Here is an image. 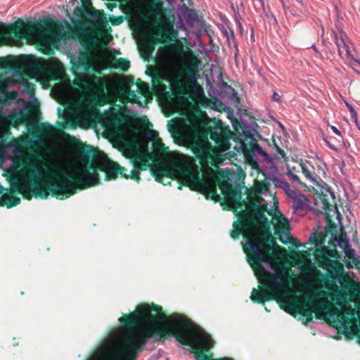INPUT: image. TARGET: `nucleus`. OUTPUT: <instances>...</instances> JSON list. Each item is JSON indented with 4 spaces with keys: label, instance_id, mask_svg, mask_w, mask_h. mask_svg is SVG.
<instances>
[{
    "label": "nucleus",
    "instance_id": "nucleus-22",
    "mask_svg": "<svg viewBox=\"0 0 360 360\" xmlns=\"http://www.w3.org/2000/svg\"><path fill=\"white\" fill-rule=\"evenodd\" d=\"M354 316V311L352 308H346L342 312L337 314L338 322L343 326L347 327Z\"/></svg>",
    "mask_w": 360,
    "mask_h": 360
},
{
    "label": "nucleus",
    "instance_id": "nucleus-53",
    "mask_svg": "<svg viewBox=\"0 0 360 360\" xmlns=\"http://www.w3.org/2000/svg\"><path fill=\"white\" fill-rule=\"evenodd\" d=\"M78 11H80V13H82V11H81V9L78 8Z\"/></svg>",
    "mask_w": 360,
    "mask_h": 360
},
{
    "label": "nucleus",
    "instance_id": "nucleus-41",
    "mask_svg": "<svg viewBox=\"0 0 360 360\" xmlns=\"http://www.w3.org/2000/svg\"><path fill=\"white\" fill-rule=\"evenodd\" d=\"M346 105H347V108H349V112H351V114L352 115H356V112H355L354 109L353 108V107L350 104H349L347 103H346Z\"/></svg>",
    "mask_w": 360,
    "mask_h": 360
},
{
    "label": "nucleus",
    "instance_id": "nucleus-29",
    "mask_svg": "<svg viewBox=\"0 0 360 360\" xmlns=\"http://www.w3.org/2000/svg\"><path fill=\"white\" fill-rule=\"evenodd\" d=\"M163 76L158 73L152 77V84L154 88H160L165 89L166 88L165 84L163 83Z\"/></svg>",
    "mask_w": 360,
    "mask_h": 360
},
{
    "label": "nucleus",
    "instance_id": "nucleus-54",
    "mask_svg": "<svg viewBox=\"0 0 360 360\" xmlns=\"http://www.w3.org/2000/svg\"><path fill=\"white\" fill-rule=\"evenodd\" d=\"M1 34V32H0V34Z\"/></svg>",
    "mask_w": 360,
    "mask_h": 360
},
{
    "label": "nucleus",
    "instance_id": "nucleus-51",
    "mask_svg": "<svg viewBox=\"0 0 360 360\" xmlns=\"http://www.w3.org/2000/svg\"><path fill=\"white\" fill-rule=\"evenodd\" d=\"M311 266L314 268V269H316L315 266L314 264L311 265Z\"/></svg>",
    "mask_w": 360,
    "mask_h": 360
},
{
    "label": "nucleus",
    "instance_id": "nucleus-47",
    "mask_svg": "<svg viewBox=\"0 0 360 360\" xmlns=\"http://www.w3.org/2000/svg\"><path fill=\"white\" fill-rule=\"evenodd\" d=\"M292 179H295V180H298V177L297 176H292Z\"/></svg>",
    "mask_w": 360,
    "mask_h": 360
},
{
    "label": "nucleus",
    "instance_id": "nucleus-9",
    "mask_svg": "<svg viewBox=\"0 0 360 360\" xmlns=\"http://www.w3.org/2000/svg\"><path fill=\"white\" fill-rule=\"evenodd\" d=\"M280 288L281 287H278V294L276 298L274 300H276L280 307L290 314L295 315L296 314H299L302 316V322L305 325L312 321L313 313H315L316 317L319 318V314L322 312L326 308L324 304L309 300V296H307L308 300H305L302 304H300L294 300L291 302L289 305H287L285 301L280 295Z\"/></svg>",
    "mask_w": 360,
    "mask_h": 360
},
{
    "label": "nucleus",
    "instance_id": "nucleus-36",
    "mask_svg": "<svg viewBox=\"0 0 360 360\" xmlns=\"http://www.w3.org/2000/svg\"><path fill=\"white\" fill-rule=\"evenodd\" d=\"M323 208L325 210V211H330L331 210L330 207H332V205L328 202L323 200Z\"/></svg>",
    "mask_w": 360,
    "mask_h": 360
},
{
    "label": "nucleus",
    "instance_id": "nucleus-14",
    "mask_svg": "<svg viewBox=\"0 0 360 360\" xmlns=\"http://www.w3.org/2000/svg\"><path fill=\"white\" fill-rule=\"evenodd\" d=\"M329 277L333 280H337L341 285V289L340 290L337 285L333 283V285L335 288V291L334 292L335 300L346 302L349 292L355 289L354 283L347 280L343 272H340V274L337 272L335 275L333 274H329Z\"/></svg>",
    "mask_w": 360,
    "mask_h": 360
},
{
    "label": "nucleus",
    "instance_id": "nucleus-46",
    "mask_svg": "<svg viewBox=\"0 0 360 360\" xmlns=\"http://www.w3.org/2000/svg\"><path fill=\"white\" fill-rule=\"evenodd\" d=\"M281 3L282 4V6L283 8H285V4L283 0H280Z\"/></svg>",
    "mask_w": 360,
    "mask_h": 360
},
{
    "label": "nucleus",
    "instance_id": "nucleus-11",
    "mask_svg": "<svg viewBox=\"0 0 360 360\" xmlns=\"http://www.w3.org/2000/svg\"><path fill=\"white\" fill-rule=\"evenodd\" d=\"M151 157V153H143L139 150H134L131 155V162L133 165V169L130 174H127V168L120 165L119 174L121 177L124 179H131L136 182L141 180L140 172L146 170L149 167V158Z\"/></svg>",
    "mask_w": 360,
    "mask_h": 360
},
{
    "label": "nucleus",
    "instance_id": "nucleus-38",
    "mask_svg": "<svg viewBox=\"0 0 360 360\" xmlns=\"http://www.w3.org/2000/svg\"><path fill=\"white\" fill-rule=\"evenodd\" d=\"M26 88L28 92H32L34 90V85L32 83L27 82L26 84Z\"/></svg>",
    "mask_w": 360,
    "mask_h": 360
},
{
    "label": "nucleus",
    "instance_id": "nucleus-18",
    "mask_svg": "<svg viewBox=\"0 0 360 360\" xmlns=\"http://www.w3.org/2000/svg\"><path fill=\"white\" fill-rule=\"evenodd\" d=\"M16 191L12 190V186H11L9 191L1 195L0 198V207L4 205L7 208H11L19 205L21 202L20 198L15 195Z\"/></svg>",
    "mask_w": 360,
    "mask_h": 360
},
{
    "label": "nucleus",
    "instance_id": "nucleus-3",
    "mask_svg": "<svg viewBox=\"0 0 360 360\" xmlns=\"http://www.w3.org/2000/svg\"><path fill=\"white\" fill-rule=\"evenodd\" d=\"M236 133L242 138L235 137L229 127L218 121L212 126L205 125L200 128L194 129L185 132L182 140L189 148L202 167L208 165L209 161L213 159L215 148L225 152L231 148L230 140L238 141L240 146L236 149H240L245 155L249 153H258L263 155L267 154L257 143L253 134L240 122L233 125Z\"/></svg>",
    "mask_w": 360,
    "mask_h": 360
},
{
    "label": "nucleus",
    "instance_id": "nucleus-2",
    "mask_svg": "<svg viewBox=\"0 0 360 360\" xmlns=\"http://www.w3.org/2000/svg\"><path fill=\"white\" fill-rule=\"evenodd\" d=\"M267 205H263L261 209H257L255 212L256 217L263 224V230L259 235H251L248 233L252 228V223L246 214L241 216L233 223V229L231 231V236L233 239L238 238L240 235H243L245 239L243 251L260 283L259 290L253 288L250 299L255 303L263 304L267 301L276 299L278 287H281L285 281L289 283L290 280L295 276L288 272V268H285L283 274H280L266 270L262 265L263 262L269 263L273 269H276L277 263L280 261V251L286 252L284 248L278 245L276 238L271 234L269 221L264 214Z\"/></svg>",
    "mask_w": 360,
    "mask_h": 360
},
{
    "label": "nucleus",
    "instance_id": "nucleus-42",
    "mask_svg": "<svg viewBox=\"0 0 360 360\" xmlns=\"http://www.w3.org/2000/svg\"><path fill=\"white\" fill-rule=\"evenodd\" d=\"M280 99H281V97L278 95V94H277L276 92H274V94L273 95V100L275 101H279Z\"/></svg>",
    "mask_w": 360,
    "mask_h": 360
},
{
    "label": "nucleus",
    "instance_id": "nucleus-6",
    "mask_svg": "<svg viewBox=\"0 0 360 360\" xmlns=\"http://www.w3.org/2000/svg\"><path fill=\"white\" fill-rule=\"evenodd\" d=\"M42 165L46 172L49 179H46L44 177L37 162L34 159H28L22 162L23 170L27 172V175L30 177V183L25 181H22L18 177H14L10 180V186H12V190L16 191V193L22 194V197L25 200H31L32 195L36 198L34 194V181H37L40 185L44 184V181H50L52 177L49 175V171L51 170L49 167V165L42 162ZM37 198H41L37 196Z\"/></svg>",
    "mask_w": 360,
    "mask_h": 360
},
{
    "label": "nucleus",
    "instance_id": "nucleus-10",
    "mask_svg": "<svg viewBox=\"0 0 360 360\" xmlns=\"http://www.w3.org/2000/svg\"><path fill=\"white\" fill-rule=\"evenodd\" d=\"M85 77L84 74L76 75L73 84L80 89L90 91L89 99L93 104L98 106L106 104L107 101L104 96L105 86L104 79L94 74L89 76V81L85 79Z\"/></svg>",
    "mask_w": 360,
    "mask_h": 360
},
{
    "label": "nucleus",
    "instance_id": "nucleus-1",
    "mask_svg": "<svg viewBox=\"0 0 360 360\" xmlns=\"http://www.w3.org/2000/svg\"><path fill=\"white\" fill-rule=\"evenodd\" d=\"M122 335L115 360H136L150 338L164 342L174 337L181 345H194L191 352L195 360H233L229 358L214 359L208 353L214 341L210 335L184 314L165 315L162 307L153 302L141 303L129 314H122L119 319ZM100 360H112L104 356Z\"/></svg>",
    "mask_w": 360,
    "mask_h": 360
},
{
    "label": "nucleus",
    "instance_id": "nucleus-27",
    "mask_svg": "<svg viewBox=\"0 0 360 360\" xmlns=\"http://www.w3.org/2000/svg\"><path fill=\"white\" fill-rule=\"evenodd\" d=\"M309 241L311 244L315 245L316 248L323 245L325 242V235L320 233H314L309 238Z\"/></svg>",
    "mask_w": 360,
    "mask_h": 360
},
{
    "label": "nucleus",
    "instance_id": "nucleus-4",
    "mask_svg": "<svg viewBox=\"0 0 360 360\" xmlns=\"http://www.w3.org/2000/svg\"><path fill=\"white\" fill-rule=\"evenodd\" d=\"M97 164V162L92 161L87 167L80 172L79 175L68 173L60 167L52 168L49 171V174L53 179L44 181V184L41 185L34 181L35 196L46 199L51 193L57 199L64 200L76 193L77 186L80 189H86L100 184Z\"/></svg>",
    "mask_w": 360,
    "mask_h": 360
},
{
    "label": "nucleus",
    "instance_id": "nucleus-34",
    "mask_svg": "<svg viewBox=\"0 0 360 360\" xmlns=\"http://www.w3.org/2000/svg\"><path fill=\"white\" fill-rule=\"evenodd\" d=\"M53 129V127L48 123H42L40 126L41 131L44 133H49Z\"/></svg>",
    "mask_w": 360,
    "mask_h": 360
},
{
    "label": "nucleus",
    "instance_id": "nucleus-30",
    "mask_svg": "<svg viewBox=\"0 0 360 360\" xmlns=\"http://www.w3.org/2000/svg\"><path fill=\"white\" fill-rule=\"evenodd\" d=\"M127 97L129 99V101L133 103H136L139 102V97L136 96L135 91L133 90H127Z\"/></svg>",
    "mask_w": 360,
    "mask_h": 360
},
{
    "label": "nucleus",
    "instance_id": "nucleus-19",
    "mask_svg": "<svg viewBox=\"0 0 360 360\" xmlns=\"http://www.w3.org/2000/svg\"><path fill=\"white\" fill-rule=\"evenodd\" d=\"M202 186L203 188V190L205 193V197L207 199L210 198L211 200H214L215 202L218 201L219 200V195L217 194V187L214 185H206L202 182L201 180V183L198 184L197 186H193V188H191V190H195V188L198 186Z\"/></svg>",
    "mask_w": 360,
    "mask_h": 360
},
{
    "label": "nucleus",
    "instance_id": "nucleus-23",
    "mask_svg": "<svg viewBox=\"0 0 360 360\" xmlns=\"http://www.w3.org/2000/svg\"><path fill=\"white\" fill-rule=\"evenodd\" d=\"M197 72L196 65H186L181 71L178 72L179 77L184 75L188 81L196 82L195 74Z\"/></svg>",
    "mask_w": 360,
    "mask_h": 360
},
{
    "label": "nucleus",
    "instance_id": "nucleus-13",
    "mask_svg": "<svg viewBox=\"0 0 360 360\" xmlns=\"http://www.w3.org/2000/svg\"><path fill=\"white\" fill-rule=\"evenodd\" d=\"M333 40L342 58L351 59L360 65V60L355 58L353 44L342 30L333 31Z\"/></svg>",
    "mask_w": 360,
    "mask_h": 360
},
{
    "label": "nucleus",
    "instance_id": "nucleus-48",
    "mask_svg": "<svg viewBox=\"0 0 360 360\" xmlns=\"http://www.w3.org/2000/svg\"><path fill=\"white\" fill-rule=\"evenodd\" d=\"M295 254H296V255H300L301 254V252H295Z\"/></svg>",
    "mask_w": 360,
    "mask_h": 360
},
{
    "label": "nucleus",
    "instance_id": "nucleus-43",
    "mask_svg": "<svg viewBox=\"0 0 360 360\" xmlns=\"http://www.w3.org/2000/svg\"><path fill=\"white\" fill-rule=\"evenodd\" d=\"M330 128L334 133H335L337 135L340 136V131L338 130L337 127H335V126H331Z\"/></svg>",
    "mask_w": 360,
    "mask_h": 360
},
{
    "label": "nucleus",
    "instance_id": "nucleus-50",
    "mask_svg": "<svg viewBox=\"0 0 360 360\" xmlns=\"http://www.w3.org/2000/svg\"><path fill=\"white\" fill-rule=\"evenodd\" d=\"M265 310L268 312L270 311L266 307H265Z\"/></svg>",
    "mask_w": 360,
    "mask_h": 360
},
{
    "label": "nucleus",
    "instance_id": "nucleus-44",
    "mask_svg": "<svg viewBox=\"0 0 360 360\" xmlns=\"http://www.w3.org/2000/svg\"><path fill=\"white\" fill-rule=\"evenodd\" d=\"M5 191V188L0 184V195L4 194L3 193Z\"/></svg>",
    "mask_w": 360,
    "mask_h": 360
},
{
    "label": "nucleus",
    "instance_id": "nucleus-33",
    "mask_svg": "<svg viewBox=\"0 0 360 360\" xmlns=\"http://www.w3.org/2000/svg\"><path fill=\"white\" fill-rule=\"evenodd\" d=\"M302 166V172L304 173V174L305 175L306 178L311 180L312 182H315L316 180L314 179V174L310 172L306 167L305 165H301Z\"/></svg>",
    "mask_w": 360,
    "mask_h": 360
},
{
    "label": "nucleus",
    "instance_id": "nucleus-15",
    "mask_svg": "<svg viewBox=\"0 0 360 360\" xmlns=\"http://www.w3.org/2000/svg\"><path fill=\"white\" fill-rule=\"evenodd\" d=\"M13 66L22 71L27 70H34L37 65L34 63L32 56H22L15 61H10L8 59L0 58V70Z\"/></svg>",
    "mask_w": 360,
    "mask_h": 360
},
{
    "label": "nucleus",
    "instance_id": "nucleus-26",
    "mask_svg": "<svg viewBox=\"0 0 360 360\" xmlns=\"http://www.w3.org/2000/svg\"><path fill=\"white\" fill-rule=\"evenodd\" d=\"M153 133L155 135L152 143L153 150L158 153L166 152L168 150V148L165 146L161 139L158 137L156 131H153Z\"/></svg>",
    "mask_w": 360,
    "mask_h": 360
},
{
    "label": "nucleus",
    "instance_id": "nucleus-5",
    "mask_svg": "<svg viewBox=\"0 0 360 360\" xmlns=\"http://www.w3.org/2000/svg\"><path fill=\"white\" fill-rule=\"evenodd\" d=\"M172 160L174 165L170 169L164 167L153 170V175L156 181L167 185L170 184V181L165 179H168L172 176L178 177L179 189L181 186L193 188V186L201 183L197 168L194 166L195 161L194 158L175 151L172 156Z\"/></svg>",
    "mask_w": 360,
    "mask_h": 360
},
{
    "label": "nucleus",
    "instance_id": "nucleus-32",
    "mask_svg": "<svg viewBox=\"0 0 360 360\" xmlns=\"http://www.w3.org/2000/svg\"><path fill=\"white\" fill-rule=\"evenodd\" d=\"M10 122L13 127H17L22 122V117L18 115H14L11 117Z\"/></svg>",
    "mask_w": 360,
    "mask_h": 360
},
{
    "label": "nucleus",
    "instance_id": "nucleus-52",
    "mask_svg": "<svg viewBox=\"0 0 360 360\" xmlns=\"http://www.w3.org/2000/svg\"><path fill=\"white\" fill-rule=\"evenodd\" d=\"M78 11H80V13H82V11H81V9L78 8Z\"/></svg>",
    "mask_w": 360,
    "mask_h": 360
},
{
    "label": "nucleus",
    "instance_id": "nucleus-37",
    "mask_svg": "<svg viewBox=\"0 0 360 360\" xmlns=\"http://www.w3.org/2000/svg\"><path fill=\"white\" fill-rule=\"evenodd\" d=\"M288 236L290 238L292 244L295 245V248H298L300 245V244L297 242L296 239L290 236L289 233H288Z\"/></svg>",
    "mask_w": 360,
    "mask_h": 360
},
{
    "label": "nucleus",
    "instance_id": "nucleus-49",
    "mask_svg": "<svg viewBox=\"0 0 360 360\" xmlns=\"http://www.w3.org/2000/svg\"><path fill=\"white\" fill-rule=\"evenodd\" d=\"M280 240H281V241H282V243H286V242H285V241H284V240H283L281 238H280Z\"/></svg>",
    "mask_w": 360,
    "mask_h": 360
},
{
    "label": "nucleus",
    "instance_id": "nucleus-40",
    "mask_svg": "<svg viewBox=\"0 0 360 360\" xmlns=\"http://www.w3.org/2000/svg\"><path fill=\"white\" fill-rule=\"evenodd\" d=\"M276 150L278 152V153H279L282 158H285V153L284 152L283 150H282L281 148H280L278 146H276Z\"/></svg>",
    "mask_w": 360,
    "mask_h": 360
},
{
    "label": "nucleus",
    "instance_id": "nucleus-17",
    "mask_svg": "<svg viewBox=\"0 0 360 360\" xmlns=\"http://www.w3.org/2000/svg\"><path fill=\"white\" fill-rule=\"evenodd\" d=\"M221 193L226 200L231 204H234L238 202L240 195L237 190L228 181H222L219 184Z\"/></svg>",
    "mask_w": 360,
    "mask_h": 360
},
{
    "label": "nucleus",
    "instance_id": "nucleus-39",
    "mask_svg": "<svg viewBox=\"0 0 360 360\" xmlns=\"http://www.w3.org/2000/svg\"><path fill=\"white\" fill-rule=\"evenodd\" d=\"M122 22V18L121 17L115 18L114 20L111 21L112 25H120Z\"/></svg>",
    "mask_w": 360,
    "mask_h": 360
},
{
    "label": "nucleus",
    "instance_id": "nucleus-21",
    "mask_svg": "<svg viewBox=\"0 0 360 360\" xmlns=\"http://www.w3.org/2000/svg\"><path fill=\"white\" fill-rule=\"evenodd\" d=\"M82 67L85 71H88L91 67V62L86 53H81L78 57V60L72 62V70L73 72L77 71Z\"/></svg>",
    "mask_w": 360,
    "mask_h": 360
},
{
    "label": "nucleus",
    "instance_id": "nucleus-35",
    "mask_svg": "<svg viewBox=\"0 0 360 360\" xmlns=\"http://www.w3.org/2000/svg\"><path fill=\"white\" fill-rule=\"evenodd\" d=\"M124 83L127 86H131L134 84V79L131 76H127L124 80Z\"/></svg>",
    "mask_w": 360,
    "mask_h": 360
},
{
    "label": "nucleus",
    "instance_id": "nucleus-45",
    "mask_svg": "<svg viewBox=\"0 0 360 360\" xmlns=\"http://www.w3.org/2000/svg\"><path fill=\"white\" fill-rule=\"evenodd\" d=\"M177 86L179 89L182 87V82L181 80L177 82Z\"/></svg>",
    "mask_w": 360,
    "mask_h": 360
},
{
    "label": "nucleus",
    "instance_id": "nucleus-24",
    "mask_svg": "<svg viewBox=\"0 0 360 360\" xmlns=\"http://www.w3.org/2000/svg\"><path fill=\"white\" fill-rule=\"evenodd\" d=\"M111 67L114 69H118L123 72H126L129 68L130 63L126 58H115L112 62Z\"/></svg>",
    "mask_w": 360,
    "mask_h": 360
},
{
    "label": "nucleus",
    "instance_id": "nucleus-31",
    "mask_svg": "<svg viewBox=\"0 0 360 360\" xmlns=\"http://www.w3.org/2000/svg\"><path fill=\"white\" fill-rule=\"evenodd\" d=\"M286 229L287 231L289 232L290 230V225L286 219H284V221H281L279 226L278 228L276 229V233L279 234L281 232V229Z\"/></svg>",
    "mask_w": 360,
    "mask_h": 360
},
{
    "label": "nucleus",
    "instance_id": "nucleus-12",
    "mask_svg": "<svg viewBox=\"0 0 360 360\" xmlns=\"http://www.w3.org/2000/svg\"><path fill=\"white\" fill-rule=\"evenodd\" d=\"M157 34L158 35H161L162 37L159 38L146 32L143 34L146 46L150 51H153L155 49L157 44H168L176 40L177 38V32L170 23L166 24L164 27L159 26Z\"/></svg>",
    "mask_w": 360,
    "mask_h": 360
},
{
    "label": "nucleus",
    "instance_id": "nucleus-16",
    "mask_svg": "<svg viewBox=\"0 0 360 360\" xmlns=\"http://www.w3.org/2000/svg\"><path fill=\"white\" fill-rule=\"evenodd\" d=\"M334 257L333 251L330 250L328 248L324 245L316 248L314 257L320 267L323 269L327 268V266L333 262L330 258Z\"/></svg>",
    "mask_w": 360,
    "mask_h": 360
},
{
    "label": "nucleus",
    "instance_id": "nucleus-20",
    "mask_svg": "<svg viewBox=\"0 0 360 360\" xmlns=\"http://www.w3.org/2000/svg\"><path fill=\"white\" fill-rule=\"evenodd\" d=\"M345 263L348 269L356 268L360 269V259L355 257L354 250L353 249L345 250Z\"/></svg>",
    "mask_w": 360,
    "mask_h": 360
},
{
    "label": "nucleus",
    "instance_id": "nucleus-25",
    "mask_svg": "<svg viewBox=\"0 0 360 360\" xmlns=\"http://www.w3.org/2000/svg\"><path fill=\"white\" fill-rule=\"evenodd\" d=\"M289 195L295 200L294 207L296 210L301 209L304 207L307 200L304 195L297 194L295 191H292Z\"/></svg>",
    "mask_w": 360,
    "mask_h": 360
},
{
    "label": "nucleus",
    "instance_id": "nucleus-7",
    "mask_svg": "<svg viewBox=\"0 0 360 360\" xmlns=\"http://www.w3.org/2000/svg\"><path fill=\"white\" fill-rule=\"evenodd\" d=\"M57 27L56 21L47 19L44 21L27 22L18 20L13 25L8 27L6 34L13 35L20 39H37L41 37H52Z\"/></svg>",
    "mask_w": 360,
    "mask_h": 360
},
{
    "label": "nucleus",
    "instance_id": "nucleus-8",
    "mask_svg": "<svg viewBox=\"0 0 360 360\" xmlns=\"http://www.w3.org/2000/svg\"><path fill=\"white\" fill-rule=\"evenodd\" d=\"M75 153L82 158H89V157L99 158L101 161L98 162L97 168L99 171L105 173V180H112L117 177L119 174L120 165L108 159L103 153H101L93 146L82 143L78 139H75L74 146Z\"/></svg>",
    "mask_w": 360,
    "mask_h": 360
},
{
    "label": "nucleus",
    "instance_id": "nucleus-28",
    "mask_svg": "<svg viewBox=\"0 0 360 360\" xmlns=\"http://www.w3.org/2000/svg\"><path fill=\"white\" fill-rule=\"evenodd\" d=\"M136 84L137 86V92L141 96H146L149 93L148 85L141 79H137Z\"/></svg>",
    "mask_w": 360,
    "mask_h": 360
}]
</instances>
